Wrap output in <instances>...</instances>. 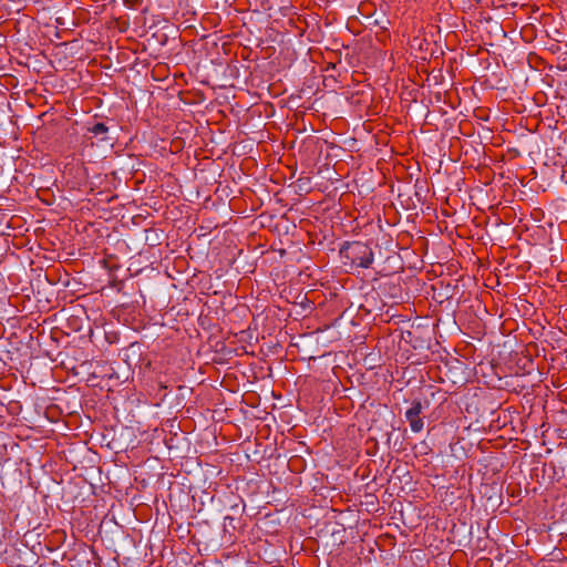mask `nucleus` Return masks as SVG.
Here are the masks:
<instances>
[{"label": "nucleus", "instance_id": "20e7f679", "mask_svg": "<svg viewBox=\"0 0 567 567\" xmlns=\"http://www.w3.org/2000/svg\"><path fill=\"white\" fill-rule=\"evenodd\" d=\"M225 520H230V522H233V520H234V518H233V517H230V516H226V517H225Z\"/></svg>", "mask_w": 567, "mask_h": 567}, {"label": "nucleus", "instance_id": "f03ea898", "mask_svg": "<svg viewBox=\"0 0 567 567\" xmlns=\"http://www.w3.org/2000/svg\"><path fill=\"white\" fill-rule=\"evenodd\" d=\"M423 405L421 401H413L411 406L405 411V419L410 424L411 431L420 433L424 427L423 417L421 416Z\"/></svg>", "mask_w": 567, "mask_h": 567}, {"label": "nucleus", "instance_id": "f257e3e1", "mask_svg": "<svg viewBox=\"0 0 567 567\" xmlns=\"http://www.w3.org/2000/svg\"><path fill=\"white\" fill-rule=\"evenodd\" d=\"M340 255L343 259L348 260L352 267L369 268L374 259L371 247L360 241L346 244L340 249Z\"/></svg>", "mask_w": 567, "mask_h": 567}, {"label": "nucleus", "instance_id": "7ed1b4c3", "mask_svg": "<svg viewBox=\"0 0 567 567\" xmlns=\"http://www.w3.org/2000/svg\"><path fill=\"white\" fill-rule=\"evenodd\" d=\"M89 131L95 136L102 135L104 136L109 132V127L104 123H95L93 126L89 127ZM106 137H102L101 141H106Z\"/></svg>", "mask_w": 567, "mask_h": 567}]
</instances>
